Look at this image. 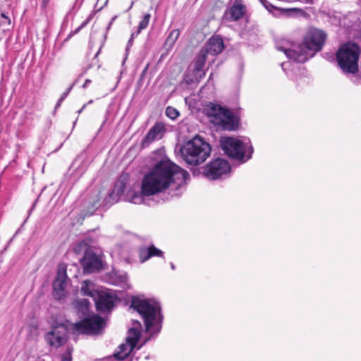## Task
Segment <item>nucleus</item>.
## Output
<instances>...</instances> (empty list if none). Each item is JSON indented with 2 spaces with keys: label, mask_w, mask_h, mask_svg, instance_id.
Listing matches in <instances>:
<instances>
[{
  "label": "nucleus",
  "mask_w": 361,
  "mask_h": 361,
  "mask_svg": "<svg viewBox=\"0 0 361 361\" xmlns=\"http://www.w3.org/2000/svg\"><path fill=\"white\" fill-rule=\"evenodd\" d=\"M189 178L190 175L185 169L169 158H162L145 175L140 192H135L130 202L136 204H142L145 197L162 193L173 185L175 190H178L186 184Z\"/></svg>",
  "instance_id": "f257e3e1"
},
{
  "label": "nucleus",
  "mask_w": 361,
  "mask_h": 361,
  "mask_svg": "<svg viewBox=\"0 0 361 361\" xmlns=\"http://www.w3.org/2000/svg\"><path fill=\"white\" fill-rule=\"evenodd\" d=\"M326 33L316 28L310 29L301 44L282 39L276 44L279 51L285 54L286 57L297 63H304L312 58L314 54L319 51L326 41Z\"/></svg>",
  "instance_id": "f03ea898"
},
{
  "label": "nucleus",
  "mask_w": 361,
  "mask_h": 361,
  "mask_svg": "<svg viewBox=\"0 0 361 361\" xmlns=\"http://www.w3.org/2000/svg\"><path fill=\"white\" fill-rule=\"evenodd\" d=\"M130 307L138 312L142 317L145 331L152 330L153 334H158L161 329L163 315L159 302L154 298H141L140 296H132Z\"/></svg>",
  "instance_id": "7ed1b4c3"
},
{
  "label": "nucleus",
  "mask_w": 361,
  "mask_h": 361,
  "mask_svg": "<svg viewBox=\"0 0 361 361\" xmlns=\"http://www.w3.org/2000/svg\"><path fill=\"white\" fill-rule=\"evenodd\" d=\"M220 146L228 157L245 163L251 159L254 149L249 138L239 140L232 137H222Z\"/></svg>",
  "instance_id": "20e7f679"
},
{
  "label": "nucleus",
  "mask_w": 361,
  "mask_h": 361,
  "mask_svg": "<svg viewBox=\"0 0 361 361\" xmlns=\"http://www.w3.org/2000/svg\"><path fill=\"white\" fill-rule=\"evenodd\" d=\"M211 152L210 145L197 136L187 142L180 149L183 160L192 166L204 162Z\"/></svg>",
  "instance_id": "39448f33"
},
{
  "label": "nucleus",
  "mask_w": 361,
  "mask_h": 361,
  "mask_svg": "<svg viewBox=\"0 0 361 361\" xmlns=\"http://www.w3.org/2000/svg\"><path fill=\"white\" fill-rule=\"evenodd\" d=\"M360 52V47L355 42H348L341 44L336 51L340 68H358Z\"/></svg>",
  "instance_id": "423d86ee"
},
{
  "label": "nucleus",
  "mask_w": 361,
  "mask_h": 361,
  "mask_svg": "<svg viewBox=\"0 0 361 361\" xmlns=\"http://www.w3.org/2000/svg\"><path fill=\"white\" fill-rule=\"evenodd\" d=\"M105 327V320L99 314H95L87 316L73 324L74 330L86 335L100 334Z\"/></svg>",
  "instance_id": "0eeeda50"
},
{
  "label": "nucleus",
  "mask_w": 361,
  "mask_h": 361,
  "mask_svg": "<svg viewBox=\"0 0 361 361\" xmlns=\"http://www.w3.org/2000/svg\"><path fill=\"white\" fill-rule=\"evenodd\" d=\"M231 171V166L228 161L221 158L213 159L206 165L203 174L210 180L222 178Z\"/></svg>",
  "instance_id": "6e6552de"
},
{
  "label": "nucleus",
  "mask_w": 361,
  "mask_h": 361,
  "mask_svg": "<svg viewBox=\"0 0 361 361\" xmlns=\"http://www.w3.org/2000/svg\"><path fill=\"white\" fill-rule=\"evenodd\" d=\"M83 271L85 274H92L102 269L103 263L100 254L95 252L92 248L85 250L83 257L80 260Z\"/></svg>",
  "instance_id": "1a4fd4ad"
},
{
  "label": "nucleus",
  "mask_w": 361,
  "mask_h": 361,
  "mask_svg": "<svg viewBox=\"0 0 361 361\" xmlns=\"http://www.w3.org/2000/svg\"><path fill=\"white\" fill-rule=\"evenodd\" d=\"M118 300L116 295L106 292H99L94 298L97 311L102 313H110L116 306Z\"/></svg>",
  "instance_id": "9d476101"
},
{
  "label": "nucleus",
  "mask_w": 361,
  "mask_h": 361,
  "mask_svg": "<svg viewBox=\"0 0 361 361\" xmlns=\"http://www.w3.org/2000/svg\"><path fill=\"white\" fill-rule=\"evenodd\" d=\"M166 131V128L164 123L160 121L156 122L143 137L140 144L141 147H148L153 142L161 140Z\"/></svg>",
  "instance_id": "9b49d317"
},
{
  "label": "nucleus",
  "mask_w": 361,
  "mask_h": 361,
  "mask_svg": "<svg viewBox=\"0 0 361 361\" xmlns=\"http://www.w3.org/2000/svg\"><path fill=\"white\" fill-rule=\"evenodd\" d=\"M228 109L219 104L209 103L204 109L205 114L215 126L222 123Z\"/></svg>",
  "instance_id": "f8f14e48"
},
{
  "label": "nucleus",
  "mask_w": 361,
  "mask_h": 361,
  "mask_svg": "<svg viewBox=\"0 0 361 361\" xmlns=\"http://www.w3.org/2000/svg\"><path fill=\"white\" fill-rule=\"evenodd\" d=\"M66 279V269L60 267L53 282V295L55 299L61 300L65 296V289L67 284Z\"/></svg>",
  "instance_id": "ddd939ff"
},
{
  "label": "nucleus",
  "mask_w": 361,
  "mask_h": 361,
  "mask_svg": "<svg viewBox=\"0 0 361 361\" xmlns=\"http://www.w3.org/2000/svg\"><path fill=\"white\" fill-rule=\"evenodd\" d=\"M44 338L50 346L56 348L64 345L67 341L66 330H60L58 328H54L51 331L46 333Z\"/></svg>",
  "instance_id": "4468645a"
},
{
  "label": "nucleus",
  "mask_w": 361,
  "mask_h": 361,
  "mask_svg": "<svg viewBox=\"0 0 361 361\" xmlns=\"http://www.w3.org/2000/svg\"><path fill=\"white\" fill-rule=\"evenodd\" d=\"M245 13V7L242 4L240 0H235L232 6L224 13L226 20L235 21L241 18Z\"/></svg>",
  "instance_id": "2eb2a0df"
},
{
  "label": "nucleus",
  "mask_w": 361,
  "mask_h": 361,
  "mask_svg": "<svg viewBox=\"0 0 361 361\" xmlns=\"http://www.w3.org/2000/svg\"><path fill=\"white\" fill-rule=\"evenodd\" d=\"M224 49L223 39L219 35L210 37L206 44L205 50L212 56L220 54Z\"/></svg>",
  "instance_id": "dca6fc26"
},
{
  "label": "nucleus",
  "mask_w": 361,
  "mask_h": 361,
  "mask_svg": "<svg viewBox=\"0 0 361 361\" xmlns=\"http://www.w3.org/2000/svg\"><path fill=\"white\" fill-rule=\"evenodd\" d=\"M222 123L219 125L224 130H235L238 128L240 124V118L235 116L231 110L228 109Z\"/></svg>",
  "instance_id": "f3484780"
},
{
  "label": "nucleus",
  "mask_w": 361,
  "mask_h": 361,
  "mask_svg": "<svg viewBox=\"0 0 361 361\" xmlns=\"http://www.w3.org/2000/svg\"><path fill=\"white\" fill-rule=\"evenodd\" d=\"M140 262L143 263L152 257L164 258L163 252L153 245L148 247H140L138 251Z\"/></svg>",
  "instance_id": "a211bd4d"
},
{
  "label": "nucleus",
  "mask_w": 361,
  "mask_h": 361,
  "mask_svg": "<svg viewBox=\"0 0 361 361\" xmlns=\"http://www.w3.org/2000/svg\"><path fill=\"white\" fill-rule=\"evenodd\" d=\"M73 305L80 318L89 316L90 311V302L87 299H76L73 302Z\"/></svg>",
  "instance_id": "6ab92c4d"
},
{
  "label": "nucleus",
  "mask_w": 361,
  "mask_h": 361,
  "mask_svg": "<svg viewBox=\"0 0 361 361\" xmlns=\"http://www.w3.org/2000/svg\"><path fill=\"white\" fill-rule=\"evenodd\" d=\"M204 75L205 69H187L184 74V81L188 85L197 83L199 82Z\"/></svg>",
  "instance_id": "aec40b11"
},
{
  "label": "nucleus",
  "mask_w": 361,
  "mask_h": 361,
  "mask_svg": "<svg viewBox=\"0 0 361 361\" xmlns=\"http://www.w3.org/2000/svg\"><path fill=\"white\" fill-rule=\"evenodd\" d=\"M259 1L262 4V5L267 9V11L271 13L274 16H279L281 15H285L289 12L300 11V9L295 8H288V9L281 8L276 7V6L271 4L266 0H259Z\"/></svg>",
  "instance_id": "412c9836"
},
{
  "label": "nucleus",
  "mask_w": 361,
  "mask_h": 361,
  "mask_svg": "<svg viewBox=\"0 0 361 361\" xmlns=\"http://www.w3.org/2000/svg\"><path fill=\"white\" fill-rule=\"evenodd\" d=\"M133 349L134 348L126 341L125 343H121L118 346V350L114 353V357L118 361L124 360L129 356Z\"/></svg>",
  "instance_id": "4be33fe9"
},
{
  "label": "nucleus",
  "mask_w": 361,
  "mask_h": 361,
  "mask_svg": "<svg viewBox=\"0 0 361 361\" xmlns=\"http://www.w3.org/2000/svg\"><path fill=\"white\" fill-rule=\"evenodd\" d=\"M81 293L85 296H90L93 299L98 295L99 291L94 289V283L90 280H85L81 283Z\"/></svg>",
  "instance_id": "5701e85b"
},
{
  "label": "nucleus",
  "mask_w": 361,
  "mask_h": 361,
  "mask_svg": "<svg viewBox=\"0 0 361 361\" xmlns=\"http://www.w3.org/2000/svg\"><path fill=\"white\" fill-rule=\"evenodd\" d=\"M140 337V330L137 328H130L128 331L126 341L133 348H135Z\"/></svg>",
  "instance_id": "b1692460"
},
{
  "label": "nucleus",
  "mask_w": 361,
  "mask_h": 361,
  "mask_svg": "<svg viewBox=\"0 0 361 361\" xmlns=\"http://www.w3.org/2000/svg\"><path fill=\"white\" fill-rule=\"evenodd\" d=\"M283 71L288 78L300 82L303 79L302 75L305 74V69H283Z\"/></svg>",
  "instance_id": "393cba45"
},
{
  "label": "nucleus",
  "mask_w": 361,
  "mask_h": 361,
  "mask_svg": "<svg viewBox=\"0 0 361 361\" xmlns=\"http://www.w3.org/2000/svg\"><path fill=\"white\" fill-rule=\"evenodd\" d=\"M342 73L350 78L353 82H359L361 80V72L360 69H341Z\"/></svg>",
  "instance_id": "a878e982"
},
{
  "label": "nucleus",
  "mask_w": 361,
  "mask_h": 361,
  "mask_svg": "<svg viewBox=\"0 0 361 361\" xmlns=\"http://www.w3.org/2000/svg\"><path fill=\"white\" fill-rule=\"evenodd\" d=\"M208 52L205 49H202L200 51L198 55L196 57L195 67V68H202L205 66L206 60L207 59Z\"/></svg>",
  "instance_id": "bb28decb"
},
{
  "label": "nucleus",
  "mask_w": 361,
  "mask_h": 361,
  "mask_svg": "<svg viewBox=\"0 0 361 361\" xmlns=\"http://www.w3.org/2000/svg\"><path fill=\"white\" fill-rule=\"evenodd\" d=\"M178 37L179 31L178 30H174L171 32L165 42V46L168 49H171L173 47Z\"/></svg>",
  "instance_id": "cd10ccee"
},
{
  "label": "nucleus",
  "mask_w": 361,
  "mask_h": 361,
  "mask_svg": "<svg viewBox=\"0 0 361 361\" xmlns=\"http://www.w3.org/2000/svg\"><path fill=\"white\" fill-rule=\"evenodd\" d=\"M166 116L171 120L176 119L180 115L179 111L172 106H167L165 111Z\"/></svg>",
  "instance_id": "c85d7f7f"
},
{
  "label": "nucleus",
  "mask_w": 361,
  "mask_h": 361,
  "mask_svg": "<svg viewBox=\"0 0 361 361\" xmlns=\"http://www.w3.org/2000/svg\"><path fill=\"white\" fill-rule=\"evenodd\" d=\"M125 184L122 182L117 183L114 186V190L110 193L109 196L111 198L114 199V196L115 193H116V196L121 195L124 192Z\"/></svg>",
  "instance_id": "c756f323"
},
{
  "label": "nucleus",
  "mask_w": 361,
  "mask_h": 361,
  "mask_svg": "<svg viewBox=\"0 0 361 361\" xmlns=\"http://www.w3.org/2000/svg\"><path fill=\"white\" fill-rule=\"evenodd\" d=\"M151 18V15L149 13H147L143 16L142 20L140 22L138 26V30L137 32V35L142 30L145 29L148 25Z\"/></svg>",
  "instance_id": "7c9ffc66"
},
{
  "label": "nucleus",
  "mask_w": 361,
  "mask_h": 361,
  "mask_svg": "<svg viewBox=\"0 0 361 361\" xmlns=\"http://www.w3.org/2000/svg\"><path fill=\"white\" fill-rule=\"evenodd\" d=\"M78 82V78L76 79L73 83L61 95L60 98L61 100H64L67 96L69 94L70 92L73 89V87L76 85V83Z\"/></svg>",
  "instance_id": "2f4dec72"
},
{
  "label": "nucleus",
  "mask_w": 361,
  "mask_h": 361,
  "mask_svg": "<svg viewBox=\"0 0 361 361\" xmlns=\"http://www.w3.org/2000/svg\"><path fill=\"white\" fill-rule=\"evenodd\" d=\"M71 351L68 350L67 352H66L65 353H63L62 355H61V360L62 361H69L71 360Z\"/></svg>",
  "instance_id": "473e14b6"
},
{
  "label": "nucleus",
  "mask_w": 361,
  "mask_h": 361,
  "mask_svg": "<svg viewBox=\"0 0 361 361\" xmlns=\"http://www.w3.org/2000/svg\"><path fill=\"white\" fill-rule=\"evenodd\" d=\"M126 276H119L116 281L112 282L113 283H123L126 281Z\"/></svg>",
  "instance_id": "72a5a7b5"
},
{
  "label": "nucleus",
  "mask_w": 361,
  "mask_h": 361,
  "mask_svg": "<svg viewBox=\"0 0 361 361\" xmlns=\"http://www.w3.org/2000/svg\"><path fill=\"white\" fill-rule=\"evenodd\" d=\"M133 327L132 328H137V329L141 330L142 329V324L141 323L137 320H133L132 321Z\"/></svg>",
  "instance_id": "f704fd0d"
},
{
  "label": "nucleus",
  "mask_w": 361,
  "mask_h": 361,
  "mask_svg": "<svg viewBox=\"0 0 361 361\" xmlns=\"http://www.w3.org/2000/svg\"><path fill=\"white\" fill-rule=\"evenodd\" d=\"M86 169H87V166L86 165H83V164H81L80 166L77 167L75 171H79L80 173V174H82V173H85Z\"/></svg>",
  "instance_id": "c9c22d12"
},
{
  "label": "nucleus",
  "mask_w": 361,
  "mask_h": 361,
  "mask_svg": "<svg viewBox=\"0 0 361 361\" xmlns=\"http://www.w3.org/2000/svg\"><path fill=\"white\" fill-rule=\"evenodd\" d=\"M117 360L114 357V355L112 356H109L104 359H103L102 361H116Z\"/></svg>",
  "instance_id": "e433bc0d"
},
{
  "label": "nucleus",
  "mask_w": 361,
  "mask_h": 361,
  "mask_svg": "<svg viewBox=\"0 0 361 361\" xmlns=\"http://www.w3.org/2000/svg\"><path fill=\"white\" fill-rule=\"evenodd\" d=\"M92 82L91 80L86 79L84 84L82 85V88H86L87 86Z\"/></svg>",
  "instance_id": "4c0bfd02"
},
{
  "label": "nucleus",
  "mask_w": 361,
  "mask_h": 361,
  "mask_svg": "<svg viewBox=\"0 0 361 361\" xmlns=\"http://www.w3.org/2000/svg\"><path fill=\"white\" fill-rule=\"evenodd\" d=\"M116 16H114V17L111 18V21L109 22V25H108V26H107V28H106V29H107V31L111 28V25H112V24H113L114 21L116 20Z\"/></svg>",
  "instance_id": "58836bf2"
},
{
  "label": "nucleus",
  "mask_w": 361,
  "mask_h": 361,
  "mask_svg": "<svg viewBox=\"0 0 361 361\" xmlns=\"http://www.w3.org/2000/svg\"><path fill=\"white\" fill-rule=\"evenodd\" d=\"M1 16L6 20V23L8 25L11 23V20L9 19V18L8 16H6L5 15V13H2Z\"/></svg>",
  "instance_id": "ea45409f"
},
{
  "label": "nucleus",
  "mask_w": 361,
  "mask_h": 361,
  "mask_svg": "<svg viewBox=\"0 0 361 361\" xmlns=\"http://www.w3.org/2000/svg\"><path fill=\"white\" fill-rule=\"evenodd\" d=\"M63 100H61V98L59 99V100L57 101L56 104V106H55V109H58L59 107L61 106L62 102H63Z\"/></svg>",
  "instance_id": "a19ab883"
},
{
  "label": "nucleus",
  "mask_w": 361,
  "mask_h": 361,
  "mask_svg": "<svg viewBox=\"0 0 361 361\" xmlns=\"http://www.w3.org/2000/svg\"><path fill=\"white\" fill-rule=\"evenodd\" d=\"M82 26H83V25H82L80 27H78V28H77L74 32H71V33L69 35L68 37H70L71 36H72V35H73L76 34V33H77V32H78L81 29V27H82Z\"/></svg>",
  "instance_id": "79ce46f5"
},
{
  "label": "nucleus",
  "mask_w": 361,
  "mask_h": 361,
  "mask_svg": "<svg viewBox=\"0 0 361 361\" xmlns=\"http://www.w3.org/2000/svg\"><path fill=\"white\" fill-rule=\"evenodd\" d=\"M49 0H43L42 1V6L44 7H46L49 4Z\"/></svg>",
  "instance_id": "37998d69"
},
{
  "label": "nucleus",
  "mask_w": 361,
  "mask_h": 361,
  "mask_svg": "<svg viewBox=\"0 0 361 361\" xmlns=\"http://www.w3.org/2000/svg\"><path fill=\"white\" fill-rule=\"evenodd\" d=\"M87 104H85L82 106V108H81L80 110H78V114H80V113H81V112H82V111L85 109V107L87 106Z\"/></svg>",
  "instance_id": "c03bdc74"
},
{
  "label": "nucleus",
  "mask_w": 361,
  "mask_h": 361,
  "mask_svg": "<svg viewBox=\"0 0 361 361\" xmlns=\"http://www.w3.org/2000/svg\"><path fill=\"white\" fill-rule=\"evenodd\" d=\"M170 266H171V268L173 269V270H175L176 269V267L174 265V264L173 262H171L170 263Z\"/></svg>",
  "instance_id": "a18cd8bd"
},
{
  "label": "nucleus",
  "mask_w": 361,
  "mask_h": 361,
  "mask_svg": "<svg viewBox=\"0 0 361 361\" xmlns=\"http://www.w3.org/2000/svg\"><path fill=\"white\" fill-rule=\"evenodd\" d=\"M148 341V339H147L146 341H144V343L141 345H140L137 348V349H140L142 348V346Z\"/></svg>",
  "instance_id": "49530a36"
},
{
  "label": "nucleus",
  "mask_w": 361,
  "mask_h": 361,
  "mask_svg": "<svg viewBox=\"0 0 361 361\" xmlns=\"http://www.w3.org/2000/svg\"><path fill=\"white\" fill-rule=\"evenodd\" d=\"M305 2L312 4L313 0H305Z\"/></svg>",
  "instance_id": "de8ad7c7"
},
{
  "label": "nucleus",
  "mask_w": 361,
  "mask_h": 361,
  "mask_svg": "<svg viewBox=\"0 0 361 361\" xmlns=\"http://www.w3.org/2000/svg\"><path fill=\"white\" fill-rule=\"evenodd\" d=\"M147 69H144L142 73V75H144L146 73Z\"/></svg>",
  "instance_id": "09e8293b"
},
{
  "label": "nucleus",
  "mask_w": 361,
  "mask_h": 361,
  "mask_svg": "<svg viewBox=\"0 0 361 361\" xmlns=\"http://www.w3.org/2000/svg\"><path fill=\"white\" fill-rule=\"evenodd\" d=\"M178 195H179L178 193H173L171 196L173 197V196H178Z\"/></svg>",
  "instance_id": "8fccbe9b"
},
{
  "label": "nucleus",
  "mask_w": 361,
  "mask_h": 361,
  "mask_svg": "<svg viewBox=\"0 0 361 361\" xmlns=\"http://www.w3.org/2000/svg\"><path fill=\"white\" fill-rule=\"evenodd\" d=\"M133 4H134V1H132L131 4H130V6L129 7V9L133 7Z\"/></svg>",
  "instance_id": "3c124183"
},
{
  "label": "nucleus",
  "mask_w": 361,
  "mask_h": 361,
  "mask_svg": "<svg viewBox=\"0 0 361 361\" xmlns=\"http://www.w3.org/2000/svg\"><path fill=\"white\" fill-rule=\"evenodd\" d=\"M92 100H90V101L88 102V103H87V104H92Z\"/></svg>",
  "instance_id": "603ef678"
}]
</instances>
